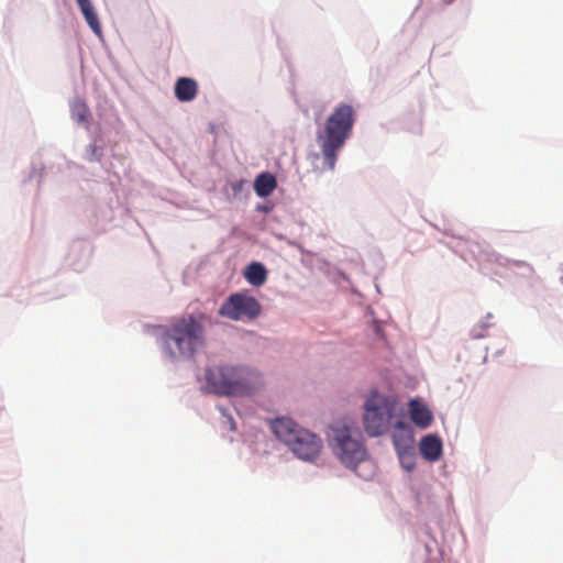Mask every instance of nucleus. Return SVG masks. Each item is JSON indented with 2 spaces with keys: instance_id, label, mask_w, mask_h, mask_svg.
<instances>
[{
  "instance_id": "nucleus-1",
  "label": "nucleus",
  "mask_w": 563,
  "mask_h": 563,
  "mask_svg": "<svg viewBox=\"0 0 563 563\" xmlns=\"http://www.w3.org/2000/svg\"><path fill=\"white\" fill-rule=\"evenodd\" d=\"M203 313H191L172 322L164 335L163 344L170 357L192 356L205 344Z\"/></svg>"
},
{
  "instance_id": "nucleus-2",
  "label": "nucleus",
  "mask_w": 563,
  "mask_h": 563,
  "mask_svg": "<svg viewBox=\"0 0 563 563\" xmlns=\"http://www.w3.org/2000/svg\"><path fill=\"white\" fill-rule=\"evenodd\" d=\"M206 382L210 391L219 395H250L262 384V375L243 366L219 365L206 371Z\"/></svg>"
},
{
  "instance_id": "nucleus-3",
  "label": "nucleus",
  "mask_w": 563,
  "mask_h": 563,
  "mask_svg": "<svg viewBox=\"0 0 563 563\" xmlns=\"http://www.w3.org/2000/svg\"><path fill=\"white\" fill-rule=\"evenodd\" d=\"M355 121V112L351 104L341 103L328 117L323 132L318 133L324 164L333 169L336 153L350 136Z\"/></svg>"
},
{
  "instance_id": "nucleus-4",
  "label": "nucleus",
  "mask_w": 563,
  "mask_h": 563,
  "mask_svg": "<svg viewBox=\"0 0 563 563\" xmlns=\"http://www.w3.org/2000/svg\"><path fill=\"white\" fill-rule=\"evenodd\" d=\"M274 434L283 441L300 460H316L322 449V440L313 432L299 427L290 418H277L272 421Z\"/></svg>"
},
{
  "instance_id": "nucleus-5",
  "label": "nucleus",
  "mask_w": 563,
  "mask_h": 563,
  "mask_svg": "<svg viewBox=\"0 0 563 563\" xmlns=\"http://www.w3.org/2000/svg\"><path fill=\"white\" fill-rule=\"evenodd\" d=\"M328 441L333 454L346 467L355 468L366 457L363 443L352 435L351 428L343 422L329 428Z\"/></svg>"
},
{
  "instance_id": "nucleus-6",
  "label": "nucleus",
  "mask_w": 563,
  "mask_h": 563,
  "mask_svg": "<svg viewBox=\"0 0 563 563\" xmlns=\"http://www.w3.org/2000/svg\"><path fill=\"white\" fill-rule=\"evenodd\" d=\"M395 402L376 391L372 393L364 404L363 423L366 433L378 437L385 433L390 424Z\"/></svg>"
},
{
  "instance_id": "nucleus-7",
  "label": "nucleus",
  "mask_w": 563,
  "mask_h": 563,
  "mask_svg": "<svg viewBox=\"0 0 563 563\" xmlns=\"http://www.w3.org/2000/svg\"><path fill=\"white\" fill-rule=\"evenodd\" d=\"M262 312V306L255 297L244 292L230 295L219 309V314L233 321H252Z\"/></svg>"
},
{
  "instance_id": "nucleus-8",
  "label": "nucleus",
  "mask_w": 563,
  "mask_h": 563,
  "mask_svg": "<svg viewBox=\"0 0 563 563\" xmlns=\"http://www.w3.org/2000/svg\"><path fill=\"white\" fill-rule=\"evenodd\" d=\"M409 413L411 421L419 428H428L433 420L431 410L418 399L409 401Z\"/></svg>"
},
{
  "instance_id": "nucleus-9",
  "label": "nucleus",
  "mask_w": 563,
  "mask_h": 563,
  "mask_svg": "<svg viewBox=\"0 0 563 563\" xmlns=\"http://www.w3.org/2000/svg\"><path fill=\"white\" fill-rule=\"evenodd\" d=\"M175 97L181 102L192 101L198 93V84L189 77H180L174 86Z\"/></svg>"
},
{
  "instance_id": "nucleus-10",
  "label": "nucleus",
  "mask_w": 563,
  "mask_h": 563,
  "mask_svg": "<svg viewBox=\"0 0 563 563\" xmlns=\"http://www.w3.org/2000/svg\"><path fill=\"white\" fill-rule=\"evenodd\" d=\"M420 453L421 455L430 461L435 462L442 455V442L437 435H426L420 440Z\"/></svg>"
},
{
  "instance_id": "nucleus-11",
  "label": "nucleus",
  "mask_w": 563,
  "mask_h": 563,
  "mask_svg": "<svg viewBox=\"0 0 563 563\" xmlns=\"http://www.w3.org/2000/svg\"><path fill=\"white\" fill-rule=\"evenodd\" d=\"M276 187V178L269 173L260 174L254 181V190L261 198L269 196Z\"/></svg>"
},
{
  "instance_id": "nucleus-12",
  "label": "nucleus",
  "mask_w": 563,
  "mask_h": 563,
  "mask_svg": "<svg viewBox=\"0 0 563 563\" xmlns=\"http://www.w3.org/2000/svg\"><path fill=\"white\" fill-rule=\"evenodd\" d=\"M80 11L82 12L88 25L91 30L97 34L101 35V25L98 19V15L95 11V8L90 0H76Z\"/></svg>"
},
{
  "instance_id": "nucleus-13",
  "label": "nucleus",
  "mask_w": 563,
  "mask_h": 563,
  "mask_svg": "<svg viewBox=\"0 0 563 563\" xmlns=\"http://www.w3.org/2000/svg\"><path fill=\"white\" fill-rule=\"evenodd\" d=\"M244 276L251 285L258 287L265 284L267 271L263 264L253 262L246 267Z\"/></svg>"
},
{
  "instance_id": "nucleus-14",
  "label": "nucleus",
  "mask_w": 563,
  "mask_h": 563,
  "mask_svg": "<svg viewBox=\"0 0 563 563\" xmlns=\"http://www.w3.org/2000/svg\"><path fill=\"white\" fill-rule=\"evenodd\" d=\"M71 118L78 123L87 124L90 118V111L86 102L82 100H75L70 106Z\"/></svg>"
},
{
  "instance_id": "nucleus-15",
  "label": "nucleus",
  "mask_w": 563,
  "mask_h": 563,
  "mask_svg": "<svg viewBox=\"0 0 563 563\" xmlns=\"http://www.w3.org/2000/svg\"><path fill=\"white\" fill-rule=\"evenodd\" d=\"M245 180H238V181H234L231 184V188L234 190V191H240L243 186L245 185Z\"/></svg>"
},
{
  "instance_id": "nucleus-16",
  "label": "nucleus",
  "mask_w": 563,
  "mask_h": 563,
  "mask_svg": "<svg viewBox=\"0 0 563 563\" xmlns=\"http://www.w3.org/2000/svg\"><path fill=\"white\" fill-rule=\"evenodd\" d=\"M405 467H406V470H407V471H411V470H412V467H413V464H412V463H410V465H405Z\"/></svg>"
},
{
  "instance_id": "nucleus-17",
  "label": "nucleus",
  "mask_w": 563,
  "mask_h": 563,
  "mask_svg": "<svg viewBox=\"0 0 563 563\" xmlns=\"http://www.w3.org/2000/svg\"><path fill=\"white\" fill-rule=\"evenodd\" d=\"M397 427H398V428H404V427H405V424H404L401 421H399V422H397Z\"/></svg>"
},
{
  "instance_id": "nucleus-18",
  "label": "nucleus",
  "mask_w": 563,
  "mask_h": 563,
  "mask_svg": "<svg viewBox=\"0 0 563 563\" xmlns=\"http://www.w3.org/2000/svg\"><path fill=\"white\" fill-rule=\"evenodd\" d=\"M229 420H230V422H231V430H234V429H235V426H234V423H233L232 419L230 418Z\"/></svg>"
}]
</instances>
